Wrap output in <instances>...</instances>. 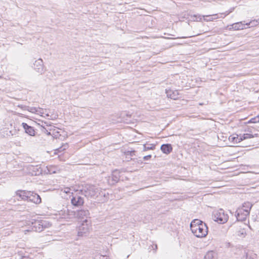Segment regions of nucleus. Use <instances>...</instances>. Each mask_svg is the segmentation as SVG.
I'll use <instances>...</instances> for the list:
<instances>
[{"label":"nucleus","instance_id":"f257e3e1","mask_svg":"<svg viewBox=\"0 0 259 259\" xmlns=\"http://www.w3.org/2000/svg\"><path fill=\"white\" fill-rule=\"evenodd\" d=\"M190 229L193 234L198 238L204 237L208 233L206 224L198 219L193 220L191 222Z\"/></svg>","mask_w":259,"mask_h":259},{"label":"nucleus","instance_id":"f03ea898","mask_svg":"<svg viewBox=\"0 0 259 259\" xmlns=\"http://www.w3.org/2000/svg\"><path fill=\"white\" fill-rule=\"evenodd\" d=\"M102 192L100 188L95 186L86 185L79 191V194L80 193L87 198L95 199L101 195Z\"/></svg>","mask_w":259,"mask_h":259},{"label":"nucleus","instance_id":"7ed1b4c3","mask_svg":"<svg viewBox=\"0 0 259 259\" xmlns=\"http://www.w3.org/2000/svg\"><path fill=\"white\" fill-rule=\"evenodd\" d=\"M66 214L67 217L64 216L65 219H70L72 217H76L80 219L85 220L90 219V212L88 209H80L76 212L67 210Z\"/></svg>","mask_w":259,"mask_h":259},{"label":"nucleus","instance_id":"20e7f679","mask_svg":"<svg viewBox=\"0 0 259 259\" xmlns=\"http://www.w3.org/2000/svg\"><path fill=\"white\" fill-rule=\"evenodd\" d=\"M91 229V221L90 219H87L82 221L81 224L78 228V236H86Z\"/></svg>","mask_w":259,"mask_h":259},{"label":"nucleus","instance_id":"39448f33","mask_svg":"<svg viewBox=\"0 0 259 259\" xmlns=\"http://www.w3.org/2000/svg\"><path fill=\"white\" fill-rule=\"evenodd\" d=\"M48 225L46 221L34 220L31 222V230L33 231L40 232L48 227Z\"/></svg>","mask_w":259,"mask_h":259},{"label":"nucleus","instance_id":"423d86ee","mask_svg":"<svg viewBox=\"0 0 259 259\" xmlns=\"http://www.w3.org/2000/svg\"><path fill=\"white\" fill-rule=\"evenodd\" d=\"M254 136L250 134H244L243 135L240 134L239 135L237 134H233L229 137V140L234 144H237L244 140L252 138Z\"/></svg>","mask_w":259,"mask_h":259},{"label":"nucleus","instance_id":"0eeeda50","mask_svg":"<svg viewBox=\"0 0 259 259\" xmlns=\"http://www.w3.org/2000/svg\"><path fill=\"white\" fill-rule=\"evenodd\" d=\"M229 217L223 209H220L213 214V219L219 224H224L228 220Z\"/></svg>","mask_w":259,"mask_h":259},{"label":"nucleus","instance_id":"6e6552de","mask_svg":"<svg viewBox=\"0 0 259 259\" xmlns=\"http://www.w3.org/2000/svg\"><path fill=\"white\" fill-rule=\"evenodd\" d=\"M249 215L248 211H245L240 208H238L235 212V216L238 221H244L247 217Z\"/></svg>","mask_w":259,"mask_h":259},{"label":"nucleus","instance_id":"1a4fd4ad","mask_svg":"<svg viewBox=\"0 0 259 259\" xmlns=\"http://www.w3.org/2000/svg\"><path fill=\"white\" fill-rule=\"evenodd\" d=\"M32 67L37 72L41 74L45 71L44 62L40 58L35 61Z\"/></svg>","mask_w":259,"mask_h":259},{"label":"nucleus","instance_id":"9d476101","mask_svg":"<svg viewBox=\"0 0 259 259\" xmlns=\"http://www.w3.org/2000/svg\"><path fill=\"white\" fill-rule=\"evenodd\" d=\"M71 202L73 206L78 207L83 204L84 199L83 197L76 194L72 196L71 199Z\"/></svg>","mask_w":259,"mask_h":259},{"label":"nucleus","instance_id":"9b49d317","mask_svg":"<svg viewBox=\"0 0 259 259\" xmlns=\"http://www.w3.org/2000/svg\"><path fill=\"white\" fill-rule=\"evenodd\" d=\"M245 22V21H241L233 23L232 25L228 26V27H229V30H239L245 29L246 28L245 27V26H246V23Z\"/></svg>","mask_w":259,"mask_h":259},{"label":"nucleus","instance_id":"f8f14e48","mask_svg":"<svg viewBox=\"0 0 259 259\" xmlns=\"http://www.w3.org/2000/svg\"><path fill=\"white\" fill-rule=\"evenodd\" d=\"M29 192H30V194L28 196L27 201L32 202L35 204H39L41 202V199L39 195L31 191H29Z\"/></svg>","mask_w":259,"mask_h":259},{"label":"nucleus","instance_id":"ddd939ff","mask_svg":"<svg viewBox=\"0 0 259 259\" xmlns=\"http://www.w3.org/2000/svg\"><path fill=\"white\" fill-rule=\"evenodd\" d=\"M165 93L168 98L173 100H177L180 97L179 92L177 90H166Z\"/></svg>","mask_w":259,"mask_h":259},{"label":"nucleus","instance_id":"4468645a","mask_svg":"<svg viewBox=\"0 0 259 259\" xmlns=\"http://www.w3.org/2000/svg\"><path fill=\"white\" fill-rule=\"evenodd\" d=\"M22 125L26 134L31 136L35 135V131L32 126H31L24 122L22 123Z\"/></svg>","mask_w":259,"mask_h":259},{"label":"nucleus","instance_id":"2eb2a0df","mask_svg":"<svg viewBox=\"0 0 259 259\" xmlns=\"http://www.w3.org/2000/svg\"><path fill=\"white\" fill-rule=\"evenodd\" d=\"M29 194H30V192L26 190H18L16 192L17 195L24 200H27Z\"/></svg>","mask_w":259,"mask_h":259},{"label":"nucleus","instance_id":"dca6fc26","mask_svg":"<svg viewBox=\"0 0 259 259\" xmlns=\"http://www.w3.org/2000/svg\"><path fill=\"white\" fill-rule=\"evenodd\" d=\"M160 149L163 153L168 154L172 151V147L170 144H164L161 146Z\"/></svg>","mask_w":259,"mask_h":259},{"label":"nucleus","instance_id":"f3484780","mask_svg":"<svg viewBox=\"0 0 259 259\" xmlns=\"http://www.w3.org/2000/svg\"><path fill=\"white\" fill-rule=\"evenodd\" d=\"M120 179L119 173L117 170L113 172L111 176L112 184H114L118 182Z\"/></svg>","mask_w":259,"mask_h":259},{"label":"nucleus","instance_id":"a211bd4d","mask_svg":"<svg viewBox=\"0 0 259 259\" xmlns=\"http://www.w3.org/2000/svg\"><path fill=\"white\" fill-rule=\"evenodd\" d=\"M156 145L154 144L146 143L143 145V151H146L150 150H154Z\"/></svg>","mask_w":259,"mask_h":259},{"label":"nucleus","instance_id":"6ab92c4d","mask_svg":"<svg viewBox=\"0 0 259 259\" xmlns=\"http://www.w3.org/2000/svg\"><path fill=\"white\" fill-rule=\"evenodd\" d=\"M55 127H56L55 126L52 125L51 122L50 124H49V125L47 127H44L45 130H42V131H47V130L48 131L49 130V133H48V135H51L53 137H56L57 135L54 134L53 133H51V131H53V129H55Z\"/></svg>","mask_w":259,"mask_h":259},{"label":"nucleus","instance_id":"aec40b11","mask_svg":"<svg viewBox=\"0 0 259 259\" xmlns=\"http://www.w3.org/2000/svg\"><path fill=\"white\" fill-rule=\"evenodd\" d=\"M252 206V204L249 202H245L242 204V206L241 209L242 210H244L245 211H248L249 213H250V209Z\"/></svg>","mask_w":259,"mask_h":259},{"label":"nucleus","instance_id":"412c9836","mask_svg":"<svg viewBox=\"0 0 259 259\" xmlns=\"http://www.w3.org/2000/svg\"><path fill=\"white\" fill-rule=\"evenodd\" d=\"M255 254L249 251L245 253V254L242 257V259H254Z\"/></svg>","mask_w":259,"mask_h":259},{"label":"nucleus","instance_id":"4be33fe9","mask_svg":"<svg viewBox=\"0 0 259 259\" xmlns=\"http://www.w3.org/2000/svg\"><path fill=\"white\" fill-rule=\"evenodd\" d=\"M204 259H216L215 253L213 251H208L205 255Z\"/></svg>","mask_w":259,"mask_h":259},{"label":"nucleus","instance_id":"5701e85b","mask_svg":"<svg viewBox=\"0 0 259 259\" xmlns=\"http://www.w3.org/2000/svg\"><path fill=\"white\" fill-rule=\"evenodd\" d=\"M259 23V18L257 20H251L249 22L246 23V26L248 27H253L257 25Z\"/></svg>","mask_w":259,"mask_h":259},{"label":"nucleus","instance_id":"b1692460","mask_svg":"<svg viewBox=\"0 0 259 259\" xmlns=\"http://www.w3.org/2000/svg\"><path fill=\"white\" fill-rule=\"evenodd\" d=\"M216 14L212 15H206L205 16V18H204V20L207 22L213 21V20L217 18V17H216Z\"/></svg>","mask_w":259,"mask_h":259},{"label":"nucleus","instance_id":"393cba45","mask_svg":"<svg viewBox=\"0 0 259 259\" xmlns=\"http://www.w3.org/2000/svg\"><path fill=\"white\" fill-rule=\"evenodd\" d=\"M259 122V114L252 118H251L248 121V123H258Z\"/></svg>","mask_w":259,"mask_h":259},{"label":"nucleus","instance_id":"a878e982","mask_svg":"<svg viewBox=\"0 0 259 259\" xmlns=\"http://www.w3.org/2000/svg\"><path fill=\"white\" fill-rule=\"evenodd\" d=\"M33 171L34 172H35V175H39V174H41L42 172V170L40 169V168L37 166L34 167L33 168Z\"/></svg>","mask_w":259,"mask_h":259},{"label":"nucleus","instance_id":"bb28decb","mask_svg":"<svg viewBox=\"0 0 259 259\" xmlns=\"http://www.w3.org/2000/svg\"><path fill=\"white\" fill-rule=\"evenodd\" d=\"M50 123V121H42L40 127L41 131H42V130H45L44 127H47Z\"/></svg>","mask_w":259,"mask_h":259},{"label":"nucleus","instance_id":"cd10ccee","mask_svg":"<svg viewBox=\"0 0 259 259\" xmlns=\"http://www.w3.org/2000/svg\"><path fill=\"white\" fill-rule=\"evenodd\" d=\"M37 107H29L27 106L26 110L31 113H36V111H37L36 110Z\"/></svg>","mask_w":259,"mask_h":259},{"label":"nucleus","instance_id":"c85d7f7f","mask_svg":"<svg viewBox=\"0 0 259 259\" xmlns=\"http://www.w3.org/2000/svg\"><path fill=\"white\" fill-rule=\"evenodd\" d=\"M194 17L195 18V19H194V20H196L197 21H201L202 18H205V15H203V16H201V15H194Z\"/></svg>","mask_w":259,"mask_h":259},{"label":"nucleus","instance_id":"c756f323","mask_svg":"<svg viewBox=\"0 0 259 259\" xmlns=\"http://www.w3.org/2000/svg\"><path fill=\"white\" fill-rule=\"evenodd\" d=\"M37 111H36L35 113H37L38 114H40L41 116H43V114L44 113V109L42 108L38 107L36 108Z\"/></svg>","mask_w":259,"mask_h":259},{"label":"nucleus","instance_id":"7c9ffc66","mask_svg":"<svg viewBox=\"0 0 259 259\" xmlns=\"http://www.w3.org/2000/svg\"><path fill=\"white\" fill-rule=\"evenodd\" d=\"M135 152H136V151H135V150L127 151L125 152V154L126 156L130 155V156H133L135 155Z\"/></svg>","mask_w":259,"mask_h":259},{"label":"nucleus","instance_id":"2f4dec72","mask_svg":"<svg viewBox=\"0 0 259 259\" xmlns=\"http://www.w3.org/2000/svg\"><path fill=\"white\" fill-rule=\"evenodd\" d=\"M96 259H109L108 257L106 255H102L101 254H98L96 255Z\"/></svg>","mask_w":259,"mask_h":259},{"label":"nucleus","instance_id":"473e14b6","mask_svg":"<svg viewBox=\"0 0 259 259\" xmlns=\"http://www.w3.org/2000/svg\"><path fill=\"white\" fill-rule=\"evenodd\" d=\"M151 157H152V156L150 154L146 155L143 157V159L144 160H149L151 158Z\"/></svg>","mask_w":259,"mask_h":259},{"label":"nucleus","instance_id":"72a5a7b5","mask_svg":"<svg viewBox=\"0 0 259 259\" xmlns=\"http://www.w3.org/2000/svg\"><path fill=\"white\" fill-rule=\"evenodd\" d=\"M18 107H19V108H21L23 110H26V108H27L26 106H23L22 105H18Z\"/></svg>","mask_w":259,"mask_h":259},{"label":"nucleus","instance_id":"f704fd0d","mask_svg":"<svg viewBox=\"0 0 259 259\" xmlns=\"http://www.w3.org/2000/svg\"><path fill=\"white\" fill-rule=\"evenodd\" d=\"M51 133H53L54 134L57 135V136H58V134L59 133V132L57 131V129L56 128V127H55V129H53V131H52Z\"/></svg>","mask_w":259,"mask_h":259},{"label":"nucleus","instance_id":"c9c22d12","mask_svg":"<svg viewBox=\"0 0 259 259\" xmlns=\"http://www.w3.org/2000/svg\"><path fill=\"white\" fill-rule=\"evenodd\" d=\"M244 231L243 230H241L238 232V235L241 236V235H244Z\"/></svg>","mask_w":259,"mask_h":259},{"label":"nucleus","instance_id":"e433bc0d","mask_svg":"<svg viewBox=\"0 0 259 259\" xmlns=\"http://www.w3.org/2000/svg\"><path fill=\"white\" fill-rule=\"evenodd\" d=\"M45 115L46 116H49V113L47 112V111L46 109H44V113L43 114V115Z\"/></svg>","mask_w":259,"mask_h":259},{"label":"nucleus","instance_id":"4c0bfd02","mask_svg":"<svg viewBox=\"0 0 259 259\" xmlns=\"http://www.w3.org/2000/svg\"><path fill=\"white\" fill-rule=\"evenodd\" d=\"M152 247L153 248V250H156L157 248V246L156 244H153L152 246Z\"/></svg>","mask_w":259,"mask_h":259},{"label":"nucleus","instance_id":"58836bf2","mask_svg":"<svg viewBox=\"0 0 259 259\" xmlns=\"http://www.w3.org/2000/svg\"><path fill=\"white\" fill-rule=\"evenodd\" d=\"M234 9L235 8L234 7L230 8V10H228L229 13H232L234 11Z\"/></svg>","mask_w":259,"mask_h":259},{"label":"nucleus","instance_id":"ea45409f","mask_svg":"<svg viewBox=\"0 0 259 259\" xmlns=\"http://www.w3.org/2000/svg\"><path fill=\"white\" fill-rule=\"evenodd\" d=\"M69 190H70V189L69 188H67L65 190V192L66 193H69Z\"/></svg>","mask_w":259,"mask_h":259},{"label":"nucleus","instance_id":"a19ab883","mask_svg":"<svg viewBox=\"0 0 259 259\" xmlns=\"http://www.w3.org/2000/svg\"><path fill=\"white\" fill-rule=\"evenodd\" d=\"M229 14H230V13H229L228 11H226L224 13L225 16L228 15Z\"/></svg>","mask_w":259,"mask_h":259},{"label":"nucleus","instance_id":"79ce46f5","mask_svg":"<svg viewBox=\"0 0 259 259\" xmlns=\"http://www.w3.org/2000/svg\"><path fill=\"white\" fill-rule=\"evenodd\" d=\"M42 132L48 135V133H49V130H47V131H41Z\"/></svg>","mask_w":259,"mask_h":259},{"label":"nucleus","instance_id":"37998d69","mask_svg":"<svg viewBox=\"0 0 259 259\" xmlns=\"http://www.w3.org/2000/svg\"><path fill=\"white\" fill-rule=\"evenodd\" d=\"M30 231L29 230H24V232H25V234H26V232H29Z\"/></svg>","mask_w":259,"mask_h":259}]
</instances>
